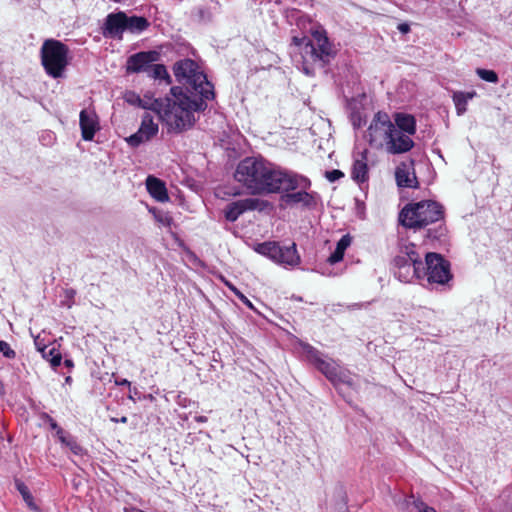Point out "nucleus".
Segmentation results:
<instances>
[{"label": "nucleus", "mask_w": 512, "mask_h": 512, "mask_svg": "<svg viewBox=\"0 0 512 512\" xmlns=\"http://www.w3.org/2000/svg\"><path fill=\"white\" fill-rule=\"evenodd\" d=\"M173 71L177 81L187 86L190 95L180 87H172L173 98L161 102L156 100L154 109L156 118L162 120L169 131L179 133L194 125V113L206 109V100L214 98V87L191 59L176 62Z\"/></svg>", "instance_id": "nucleus-1"}, {"label": "nucleus", "mask_w": 512, "mask_h": 512, "mask_svg": "<svg viewBox=\"0 0 512 512\" xmlns=\"http://www.w3.org/2000/svg\"><path fill=\"white\" fill-rule=\"evenodd\" d=\"M234 178L253 195L288 192L309 185L307 177L276 167L261 157H246L241 160Z\"/></svg>", "instance_id": "nucleus-2"}, {"label": "nucleus", "mask_w": 512, "mask_h": 512, "mask_svg": "<svg viewBox=\"0 0 512 512\" xmlns=\"http://www.w3.org/2000/svg\"><path fill=\"white\" fill-rule=\"evenodd\" d=\"M292 45L293 62L307 76H314L316 70L329 64L337 53L322 27L314 29L311 38L294 36Z\"/></svg>", "instance_id": "nucleus-3"}, {"label": "nucleus", "mask_w": 512, "mask_h": 512, "mask_svg": "<svg viewBox=\"0 0 512 512\" xmlns=\"http://www.w3.org/2000/svg\"><path fill=\"white\" fill-rule=\"evenodd\" d=\"M444 207L433 200L410 203L404 206L399 213V222L409 229H425L436 224L434 228L427 229L426 237L440 240L445 237L447 229L444 224Z\"/></svg>", "instance_id": "nucleus-4"}, {"label": "nucleus", "mask_w": 512, "mask_h": 512, "mask_svg": "<svg viewBox=\"0 0 512 512\" xmlns=\"http://www.w3.org/2000/svg\"><path fill=\"white\" fill-rule=\"evenodd\" d=\"M393 268L395 277L403 283L423 279V261L414 243L400 247V254L393 260Z\"/></svg>", "instance_id": "nucleus-5"}, {"label": "nucleus", "mask_w": 512, "mask_h": 512, "mask_svg": "<svg viewBox=\"0 0 512 512\" xmlns=\"http://www.w3.org/2000/svg\"><path fill=\"white\" fill-rule=\"evenodd\" d=\"M41 63L46 73L53 78H61L69 63V48L64 43L47 39L41 47Z\"/></svg>", "instance_id": "nucleus-6"}, {"label": "nucleus", "mask_w": 512, "mask_h": 512, "mask_svg": "<svg viewBox=\"0 0 512 512\" xmlns=\"http://www.w3.org/2000/svg\"><path fill=\"white\" fill-rule=\"evenodd\" d=\"M255 250L282 266L294 267L301 261L295 243L289 246H281L278 242L267 241L257 244Z\"/></svg>", "instance_id": "nucleus-7"}, {"label": "nucleus", "mask_w": 512, "mask_h": 512, "mask_svg": "<svg viewBox=\"0 0 512 512\" xmlns=\"http://www.w3.org/2000/svg\"><path fill=\"white\" fill-rule=\"evenodd\" d=\"M302 349L307 360L333 384L345 382L346 375L344 371L333 359L323 358L322 353L310 344H303Z\"/></svg>", "instance_id": "nucleus-8"}, {"label": "nucleus", "mask_w": 512, "mask_h": 512, "mask_svg": "<svg viewBox=\"0 0 512 512\" xmlns=\"http://www.w3.org/2000/svg\"><path fill=\"white\" fill-rule=\"evenodd\" d=\"M423 272V279L429 283L444 285L452 278L449 262L438 253H426Z\"/></svg>", "instance_id": "nucleus-9"}, {"label": "nucleus", "mask_w": 512, "mask_h": 512, "mask_svg": "<svg viewBox=\"0 0 512 512\" xmlns=\"http://www.w3.org/2000/svg\"><path fill=\"white\" fill-rule=\"evenodd\" d=\"M393 124L388 114L377 112L367 130V138L370 145L376 148H382L393 128Z\"/></svg>", "instance_id": "nucleus-10"}, {"label": "nucleus", "mask_w": 512, "mask_h": 512, "mask_svg": "<svg viewBox=\"0 0 512 512\" xmlns=\"http://www.w3.org/2000/svg\"><path fill=\"white\" fill-rule=\"evenodd\" d=\"M269 205L266 200L258 198H245L229 203L225 210L224 215L227 221L235 222L246 211H263Z\"/></svg>", "instance_id": "nucleus-11"}, {"label": "nucleus", "mask_w": 512, "mask_h": 512, "mask_svg": "<svg viewBox=\"0 0 512 512\" xmlns=\"http://www.w3.org/2000/svg\"><path fill=\"white\" fill-rule=\"evenodd\" d=\"M414 147V141L407 134L394 127L391 129L382 149L388 154L398 155L410 151Z\"/></svg>", "instance_id": "nucleus-12"}, {"label": "nucleus", "mask_w": 512, "mask_h": 512, "mask_svg": "<svg viewBox=\"0 0 512 512\" xmlns=\"http://www.w3.org/2000/svg\"><path fill=\"white\" fill-rule=\"evenodd\" d=\"M310 186L311 181L309 180L307 187H297L295 190L279 192L278 194H281V201L287 206L301 205L303 208L311 209L316 206L317 201L316 194L307 191Z\"/></svg>", "instance_id": "nucleus-13"}, {"label": "nucleus", "mask_w": 512, "mask_h": 512, "mask_svg": "<svg viewBox=\"0 0 512 512\" xmlns=\"http://www.w3.org/2000/svg\"><path fill=\"white\" fill-rule=\"evenodd\" d=\"M158 132V123L154 121V115L151 112H145L142 116L141 125L138 131L129 136L126 141L132 147H137L141 143L149 141Z\"/></svg>", "instance_id": "nucleus-14"}, {"label": "nucleus", "mask_w": 512, "mask_h": 512, "mask_svg": "<svg viewBox=\"0 0 512 512\" xmlns=\"http://www.w3.org/2000/svg\"><path fill=\"white\" fill-rule=\"evenodd\" d=\"M159 59V53L156 51L139 52L131 55L127 60V72L139 73L146 72L152 63Z\"/></svg>", "instance_id": "nucleus-15"}, {"label": "nucleus", "mask_w": 512, "mask_h": 512, "mask_svg": "<svg viewBox=\"0 0 512 512\" xmlns=\"http://www.w3.org/2000/svg\"><path fill=\"white\" fill-rule=\"evenodd\" d=\"M126 14L124 12L110 13L107 15L103 27V35L111 38H122L126 30Z\"/></svg>", "instance_id": "nucleus-16"}, {"label": "nucleus", "mask_w": 512, "mask_h": 512, "mask_svg": "<svg viewBox=\"0 0 512 512\" xmlns=\"http://www.w3.org/2000/svg\"><path fill=\"white\" fill-rule=\"evenodd\" d=\"M80 128L85 141H91L94 138L99 129V122L98 116L93 110L84 109L80 112Z\"/></svg>", "instance_id": "nucleus-17"}, {"label": "nucleus", "mask_w": 512, "mask_h": 512, "mask_svg": "<svg viewBox=\"0 0 512 512\" xmlns=\"http://www.w3.org/2000/svg\"><path fill=\"white\" fill-rule=\"evenodd\" d=\"M413 161L410 163H401L395 171L397 185L402 188H416L418 186L417 177L413 168Z\"/></svg>", "instance_id": "nucleus-18"}, {"label": "nucleus", "mask_w": 512, "mask_h": 512, "mask_svg": "<svg viewBox=\"0 0 512 512\" xmlns=\"http://www.w3.org/2000/svg\"><path fill=\"white\" fill-rule=\"evenodd\" d=\"M351 177L357 183H364L368 180L367 150L355 156L351 169Z\"/></svg>", "instance_id": "nucleus-19"}, {"label": "nucleus", "mask_w": 512, "mask_h": 512, "mask_svg": "<svg viewBox=\"0 0 512 512\" xmlns=\"http://www.w3.org/2000/svg\"><path fill=\"white\" fill-rule=\"evenodd\" d=\"M146 186L149 194L157 201L166 202L169 200L166 186L160 179L148 176Z\"/></svg>", "instance_id": "nucleus-20"}, {"label": "nucleus", "mask_w": 512, "mask_h": 512, "mask_svg": "<svg viewBox=\"0 0 512 512\" xmlns=\"http://www.w3.org/2000/svg\"><path fill=\"white\" fill-rule=\"evenodd\" d=\"M394 127L412 137L416 133V120L412 115L397 113L394 117Z\"/></svg>", "instance_id": "nucleus-21"}, {"label": "nucleus", "mask_w": 512, "mask_h": 512, "mask_svg": "<svg viewBox=\"0 0 512 512\" xmlns=\"http://www.w3.org/2000/svg\"><path fill=\"white\" fill-rule=\"evenodd\" d=\"M476 91H455L452 95V99L456 108V113L458 116L463 115L467 111V103L469 100L476 97Z\"/></svg>", "instance_id": "nucleus-22"}, {"label": "nucleus", "mask_w": 512, "mask_h": 512, "mask_svg": "<svg viewBox=\"0 0 512 512\" xmlns=\"http://www.w3.org/2000/svg\"><path fill=\"white\" fill-rule=\"evenodd\" d=\"M351 244V237L349 235H344L338 241L336 245L335 251L329 256L328 262L330 264H335L343 259L345 250Z\"/></svg>", "instance_id": "nucleus-23"}, {"label": "nucleus", "mask_w": 512, "mask_h": 512, "mask_svg": "<svg viewBox=\"0 0 512 512\" xmlns=\"http://www.w3.org/2000/svg\"><path fill=\"white\" fill-rule=\"evenodd\" d=\"M126 20V30L130 31L131 33H140L149 26L148 20L141 16L128 17L126 15Z\"/></svg>", "instance_id": "nucleus-24"}, {"label": "nucleus", "mask_w": 512, "mask_h": 512, "mask_svg": "<svg viewBox=\"0 0 512 512\" xmlns=\"http://www.w3.org/2000/svg\"><path fill=\"white\" fill-rule=\"evenodd\" d=\"M147 74L153 79L165 80L167 84L171 83L170 75L168 74L166 67L162 64L152 63Z\"/></svg>", "instance_id": "nucleus-25"}, {"label": "nucleus", "mask_w": 512, "mask_h": 512, "mask_svg": "<svg viewBox=\"0 0 512 512\" xmlns=\"http://www.w3.org/2000/svg\"><path fill=\"white\" fill-rule=\"evenodd\" d=\"M42 352V355L45 359H47L52 367H57L60 365L62 356L61 354L55 349V347H48L45 346L42 349H40Z\"/></svg>", "instance_id": "nucleus-26"}, {"label": "nucleus", "mask_w": 512, "mask_h": 512, "mask_svg": "<svg viewBox=\"0 0 512 512\" xmlns=\"http://www.w3.org/2000/svg\"><path fill=\"white\" fill-rule=\"evenodd\" d=\"M15 486L18 492L23 497V500L26 502V504L33 510H38L37 506L35 505L33 501V496L31 495L28 487L20 480L15 481Z\"/></svg>", "instance_id": "nucleus-27"}, {"label": "nucleus", "mask_w": 512, "mask_h": 512, "mask_svg": "<svg viewBox=\"0 0 512 512\" xmlns=\"http://www.w3.org/2000/svg\"><path fill=\"white\" fill-rule=\"evenodd\" d=\"M60 442L67 446L72 453L75 455H81L83 453V448L70 436L64 434L59 438Z\"/></svg>", "instance_id": "nucleus-28"}, {"label": "nucleus", "mask_w": 512, "mask_h": 512, "mask_svg": "<svg viewBox=\"0 0 512 512\" xmlns=\"http://www.w3.org/2000/svg\"><path fill=\"white\" fill-rule=\"evenodd\" d=\"M476 74L484 81L490 82V83H497L498 82V75L493 70H487L483 68H478L476 70Z\"/></svg>", "instance_id": "nucleus-29"}, {"label": "nucleus", "mask_w": 512, "mask_h": 512, "mask_svg": "<svg viewBox=\"0 0 512 512\" xmlns=\"http://www.w3.org/2000/svg\"><path fill=\"white\" fill-rule=\"evenodd\" d=\"M41 418L49 425L50 429L56 431L58 439L65 434L64 430L57 424V422L50 415H48L47 413H43L41 415Z\"/></svg>", "instance_id": "nucleus-30"}, {"label": "nucleus", "mask_w": 512, "mask_h": 512, "mask_svg": "<svg viewBox=\"0 0 512 512\" xmlns=\"http://www.w3.org/2000/svg\"><path fill=\"white\" fill-rule=\"evenodd\" d=\"M412 501H408V504L412 505L413 509L416 512H437L435 508L428 506L426 503L419 499H414L411 497Z\"/></svg>", "instance_id": "nucleus-31"}, {"label": "nucleus", "mask_w": 512, "mask_h": 512, "mask_svg": "<svg viewBox=\"0 0 512 512\" xmlns=\"http://www.w3.org/2000/svg\"><path fill=\"white\" fill-rule=\"evenodd\" d=\"M0 353L8 359H13L16 356L15 351L10 347V345L2 340H0Z\"/></svg>", "instance_id": "nucleus-32"}, {"label": "nucleus", "mask_w": 512, "mask_h": 512, "mask_svg": "<svg viewBox=\"0 0 512 512\" xmlns=\"http://www.w3.org/2000/svg\"><path fill=\"white\" fill-rule=\"evenodd\" d=\"M225 285L246 305L252 306L251 302L230 282L225 281Z\"/></svg>", "instance_id": "nucleus-33"}, {"label": "nucleus", "mask_w": 512, "mask_h": 512, "mask_svg": "<svg viewBox=\"0 0 512 512\" xmlns=\"http://www.w3.org/2000/svg\"><path fill=\"white\" fill-rule=\"evenodd\" d=\"M156 220L164 226H170L172 217L168 213H159L155 215Z\"/></svg>", "instance_id": "nucleus-34"}, {"label": "nucleus", "mask_w": 512, "mask_h": 512, "mask_svg": "<svg viewBox=\"0 0 512 512\" xmlns=\"http://www.w3.org/2000/svg\"><path fill=\"white\" fill-rule=\"evenodd\" d=\"M351 122L355 128H360L365 123V120L362 118L360 112H353L351 114Z\"/></svg>", "instance_id": "nucleus-35"}, {"label": "nucleus", "mask_w": 512, "mask_h": 512, "mask_svg": "<svg viewBox=\"0 0 512 512\" xmlns=\"http://www.w3.org/2000/svg\"><path fill=\"white\" fill-rule=\"evenodd\" d=\"M343 176H344V174L340 170H332V171H327L326 172V178L330 182H334V181L340 179Z\"/></svg>", "instance_id": "nucleus-36"}, {"label": "nucleus", "mask_w": 512, "mask_h": 512, "mask_svg": "<svg viewBox=\"0 0 512 512\" xmlns=\"http://www.w3.org/2000/svg\"><path fill=\"white\" fill-rule=\"evenodd\" d=\"M115 384L117 386H128L129 389L131 390V383L130 381H128L127 379H119V378H116L115 379Z\"/></svg>", "instance_id": "nucleus-37"}, {"label": "nucleus", "mask_w": 512, "mask_h": 512, "mask_svg": "<svg viewBox=\"0 0 512 512\" xmlns=\"http://www.w3.org/2000/svg\"><path fill=\"white\" fill-rule=\"evenodd\" d=\"M398 30L403 34H406L410 31V26L407 23H401L398 25Z\"/></svg>", "instance_id": "nucleus-38"}, {"label": "nucleus", "mask_w": 512, "mask_h": 512, "mask_svg": "<svg viewBox=\"0 0 512 512\" xmlns=\"http://www.w3.org/2000/svg\"><path fill=\"white\" fill-rule=\"evenodd\" d=\"M124 512H145L139 508H136V507H128V508H124Z\"/></svg>", "instance_id": "nucleus-39"}, {"label": "nucleus", "mask_w": 512, "mask_h": 512, "mask_svg": "<svg viewBox=\"0 0 512 512\" xmlns=\"http://www.w3.org/2000/svg\"><path fill=\"white\" fill-rule=\"evenodd\" d=\"M111 420H112L113 422H121V423H127V421H128V419H127V417H126V416H123V417H121L120 419H118V418H111Z\"/></svg>", "instance_id": "nucleus-40"}, {"label": "nucleus", "mask_w": 512, "mask_h": 512, "mask_svg": "<svg viewBox=\"0 0 512 512\" xmlns=\"http://www.w3.org/2000/svg\"><path fill=\"white\" fill-rule=\"evenodd\" d=\"M195 420L199 423H204L207 421V417L206 416H196L195 417Z\"/></svg>", "instance_id": "nucleus-41"}, {"label": "nucleus", "mask_w": 512, "mask_h": 512, "mask_svg": "<svg viewBox=\"0 0 512 512\" xmlns=\"http://www.w3.org/2000/svg\"><path fill=\"white\" fill-rule=\"evenodd\" d=\"M412 4L414 5H418L420 4L421 2H427L428 0H409Z\"/></svg>", "instance_id": "nucleus-42"}, {"label": "nucleus", "mask_w": 512, "mask_h": 512, "mask_svg": "<svg viewBox=\"0 0 512 512\" xmlns=\"http://www.w3.org/2000/svg\"><path fill=\"white\" fill-rule=\"evenodd\" d=\"M135 394H137V389L136 388H134L133 392H132V395H135Z\"/></svg>", "instance_id": "nucleus-43"}, {"label": "nucleus", "mask_w": 512, "mask_h": 512, "mask_svg": "<svg viewBox=\"0 0 512 512\" xmlns=\"http://www.w3.org/2000/svg\"><path fill=\"white\" fill-rule=\"evenodd\" d=\"M135 394H137V389L136 388H134L133 392H132V395H135Z\"/></svg>", "instance_id": "nucleus-44"}, {"label": "nucleus", "mask_w": 512, "mask_h": 512, "mask_svg": "<svg viewBox=\"0 0 512 512\" xmlns=\"http://www.w3.org/2000/svg\"><path fill=\"white\" fill-rule=\"evenodd\" d=\"M492 512H512V509H510L509 511H492Z\"/></svg>", "instance_id": "nucleus-45"}]
</instances>
